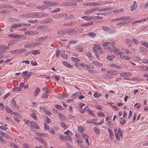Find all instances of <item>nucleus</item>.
Wrapping results in <instances>:
<instances>
[{"label": "nucleus", "mask_w": 148, "mask_h": 148, "mask_svg": "<svg viewBox=\"0 0 148 148\" xmlns=\"http://www.w3.org/2000/svg\"><path fill=\"white\" fill-rule=\"evenodd\" d=\"M22 26L21 24L15 23L12 25L10 27V31L11 32H14V28H17Z\"/></svg>", "instance_id": "nucleus-1"}, {"label": "nucleus", "mask_w": 148, "mask_h": 148, "mask_svg": "<svg viewBox=\"0 0 148 148\" xmlns=\"http://www.w3.org/2000/svg\"><path fill=\"white\" fill-rule=\"evenodd\" d=\"M115 135L116 139L117 140H120V137H122V133L120 128L118 129L117 132L115 133Z\"/></svg>", "instance_id": "nucleus-2"}, {"label": "nucleus", "mask_w": 148, "mask_h": 148, "mask_svg": "<svg viewBox=\"0 0 148 148\" xmlns=\"http://www.w3.org/2000/svg\"><path fill=\"white\" fill-rule=\"evenodd\" d=\"M32 73L31 72L30 73L28 71H23L21 74L22 77H25L24 79H28L31 76L30 74Z\"/></svg>", "instance_id": "nucleus-3"}, {"label": "nucleus", "mask_w": 148, "mask_h": 148, "mask_svg": "<svg viewBox=\"0 0 148 148\" xmlns=\"http://www.w3.org/2000/svg\"><path fill=\"white\" fill-rule=\"evenodd\" d=\"M38 43L36 42H34L32 43H28L25 45L24 47L29 48L32 47H34L37 46Z\"/></svg>", "instance_id": "nucleus-4"}, {"label": "nucleus", "mask_w": 148, "mask_h": 148, "mask_svg": "<svg viewBox=\"0 0 148 148\" xmlns=\"http://www.w3.org/2000/svg\"><path fill=\"white\" fill-rule=\"evenodd\" d=\"M29 126L34 127V128L37 129H39L40 128L39 126L34 121L31 122L29 124Z\"/></svg>", "instance_id": "nucleus-5"}, {"label": "nucleus", "mask_w": 148, "mask_h": 148, "mask_svg": "<svg viewBox=\"0 0 148 148\" xmlns=\"http://www.w3.org/2000/svg\"><path fill=\"white\" fill-rule=\"evenodd\" d=\"M69 31V34L70 35H73V34H75L77 33V31L76 29H68Z\"/></svg>", "instance_id": "nucleus-6"}, {"label": "nucleus", "mask_w": 148, "mask_h": 148, "mask_svg": "<svg viewBox=\"0 0 148 148\" xmlns=\"http://www.w3.org/2000/svg\"><path fill=\"white\" fill-rule=\"evenodd\" d=\"M68 29H64L58 31L57 33L58 34H66L68 33Z\"/></svg>", "instance_id": "nucleus-7"}, {"label": "nucleus", "mask_w": 148, "mask_h": 148, "mask_svg": "<svg viewBox=\"0 0 148 148\" xmlns=\"http://www.w3.org/2000/svg\"><path fill=\"white\" fill-rule=\"evenodd\" d=\"M136 2L134 1L132 5L130 7V10L132 11H133L134 10L137 8L136 5Z\"/></svg>", "instance_id": "nucleus-8"}, {"label": "nucleus", "mask_w": 148, "mask_h": 148, "mask_svg": "<svg viewBox=\"0 0 148 148\" xmlns=\"http://www.w3.org/2000/svg\"><path fill=\"white\" fill-rule=\"evenodd\" d=\"M8 36L12 38H21V36L18 34H8Z\"/></svg>", "instance_id": "nucleus-9"}, {"label": "nucleus", "mask_w": 148, "mask_h": 148, "mask_svg": "<svg viewBox=\"0 0 148 148\" xmlns=\"http://www.w3.org/2000/svg\"><path fill=\"white\" fill-rule=\"evenodd\" d=\"M130 23V21H123L120 22H119L116 25L117 26H121V25H125L126 24H127Z\"/></svg>", "instance_id": "nucleus-10"}, {"label": "nucleus", "mask_w": 148, "mask_h": 148, "mask_svg": "<svg viewBox=\"0 0 148 148\" xmlns=\"http://www.w3.org/2000/svg\"><path fill=\"white\" fill-rule=\"evenodd\" d=\"M112 47L113 48V51L115 54H119L120 55H121V54H122V52H120L118 49L115 48L113 45H112Z\"/></svg>", "instance_id": "nucleus-11"}, {"label": "nucleus", "mask_w": 148, "mask_h": 148, "mask_svg": "<svg viewBox=\"0 0 148 148\" xmlns=\"http://www.w3.org/2000/svg\"><path fill=\"white\" fill-rule=\"evenodd\" d=\"M125 53H123L122 54L120 55V57L121 58L123 59H124L125 60H129L130 59V57H127V56H125L124 55Z\"/></svg>", "instance_id": "nucleus-12"}, {"label": "nucleus", "mask_w": 148, "mask_h": 148, "mask_svg": "<svg viewBox=\"0 0 148 148\" xmlns=\"http://www.w3.org/2000/svg\"><path fill=\"white\" fill-rule=\"evenodd\" d=\"M75 49L77 51L81 52L82 51L83 48L82 46L79 45H77L75 47Z\"/></svg>", "instance_id": "nucleus-13"}, {"label": "nucleus", "mask_w": 148, "mask_h": 148, "mask_svg": "<svg viewBox=\"0 0 148 148\" xmlns=\"http://www.w3.org/2000/svg\"><path fill=\"white\" fill-rule=\"evenodd\" d=\"M97 120L95 119H91L88 120L86 122L87 123H94L95 124H97Z\"/></svg>", "instance_id": "nucleus-14"}, {"label": "nucleus", "mask_w": 148, "mask_h": 148, "mask_svg": "<svg viewBox=\"0 0 148 148\" xmlns=\"http://www.w3.org/2000/svg\"><path fill=\"white\" fill-rule=\"evenodd\" d=\"M42 108L45 114L48 115H51V113L50 112H49L48 110L46 108L43 107Z\"/></svg>", "instance_id": "nucleus-15"}, {"label": "nucleus", "mask_w": 148, "mask_h": 148, "mask_svg": "<svg viewBox=\"0 0 148 148\" xmlns=\"http://www.w3.org/2000/svg\"><path fill=\"white\" fill-rule=\"evenodd\" d=\"M62 63L64 65L70 68H73V66L72 65L68 63L66 61H63L62 62Z\"/></svg>", "instance_id": "nucleus-16"}, {"label": "nucleus", "mask_w": 148, "mask_h": 148, "mask_svg": "<svg viewBox=\"0 0 148 148\" xmlns=\"http://www.w3.org/2000/svg\"><path fill=\"white\" fill-rule=\"evenodd\" d=\"M2 8H10L11 9L12 8V7L10 5H8L6 4H1Z\"/></svg>", "instance_id": "nucleus-17"}, {"label": "nucleus", "mask_w": 148, "mask_h": 148, "mask_svg": "<svg viewBox=\"0 0 148 148\" xmlns=\"http://www.w3.org/2000/svg\"><path fill=\"white\" fill-rule=\"evenodd\" d=\"M81 65L84 69L87 70H89L90 69V67L84 63L81 64Z\"/></svg>", "instance_id": "nucleus-18"}, {"label": "nucleus", "mask_w": 148, "mask_h": 148, "mask_svg": "<svg viewBox=\"0 0 148 148\" xmlns=\"http://www.w3.org/2000/svg\"><path fill=\"white\" fill-rule=\"evenodd\" d=\"M48 91L47 90H46L45 92V94H43L42 96L41 97L42 99H45L47 98L49 96V95L48 93Z\"/></svg>", "instance_id": "nucleus-19"}, {"label": "nucleus", "mask_w": 148, "mask_h": 148, "mask_svg": "<svg viewBox=\"0 0 148 148\" xmlns=\"http://www.w3.org/2000/svg\"><path fill=\"white\" fill-rule=\"evenodd\" d=\"M108 131L110 134V139H112L114 135L111 129L109 128H108Z\"/></svg>", "instance_id": "nucleus-20"}, {"label": "nucleus", "mask_w": 148, "mask_h": 148, "mask_svg": "<svg viewBox=\"0 0 148 148\" xmlns=\"http://www.w3.org/2000/svg\"><path fill=\"white\" fill-rule=\"evenodd\" d=\"M29 53H31L34 55H36L39 54L40 53V52L39 50H36L30 51Z\"/></svg>", "instance_id": "nucleus-21"}, {"label": "nucleus", "mask_w": 148, "mask_h": 148, "mask_svg": "<svg viewBox=\"0 0 148 148\" xmlns=\"http://www.w3.org/2000/svg\"><path fill=\"white\" fill-rule=\"evenodd\" d=\"M107 73L109 74L113 75L117 74V72L113 70H109L107 71Z\"/></svg>", "instance_id": "nucleus-22"}, {"label": "nucleus", "mask_w": 148, "mask_h": 148, "mask_svg": "<svg viewBox=\"0 0 148 148\" xmlns=\"http://www.w3.org/2000/svg\"><path fill=\"white\" fill-rule=\"evenodd\" d=\"M97 35V34L96 33H94L92 32H91L88 34V36L91 38H94Z\"/></svg>", "instance_id": "nucleus-23"}, {"label": "nucleus", "mask_w": 148, "mask_h": 148, "mask_svg": "<svg viewBox=\"0 0 148 148\" xmlns=\"http://www.w3.org/2000/svg\"><path fill=\"white\" fill-rule=\"evenodd\" d=\"M130 73H129L128 72H124V73H121L120 74V75L121 76H128L129 75H130Z\"/></svg>", "instance_id": "nucleus-24"}, {"label": "nucleus", "mask_w": 148, "mask_h": 148, "mask_svg": "<svg viewBox=\"0 0 148 148\" xmlns=\"http://www.w3.org/2000/svg\"><path fill=\"white\" fill-rule=\"evenodd\" d=\"M90 18L91 19L94 20L97 19H102L103 18V17L102 16H95L91 17Z\"/></svg>", "instance_id": "nucleus-25"}, {"label": "nucleus", "mask_w": 148, "mask_h": 148, "mask_svg": "<svg viewBox=\"0 0 148 148\" xmlns=\"http://www.w3.org/2000/svg\"><path fill=\"white\" fill-rule=\"evenodd\" d=\"M111 9L110 8H102L98 9V11L99 12H100V11H108L109 10H111Z\"/></svg>", "instance_id": "nucleus-26"}, {"label": "nucleus", "mask_w": 148, "mask_h": 148, "mask_svg": "<svg viewBox=\"0 0 148 148\" xmlns=\"http://www.w3.org/2000/svg\"><path fill=\"white\" fill-rule=\"evenodd\" d=\"M43 3L48 5V6H47V7L52 6V2H51L49 1H44Z\"/></svg>", "instance_id": "nucleus-27"}, {"label": "nucleus", "mask_w": 148, "mask_h": 148, "mask_svg": "<svg viewBox=\"0 0 148 148\" xmlns=\"http://www.w3.org/2000/svg\"><path fill=\"white\" fill-rule=\"evenodd\" d=\"M47 38V36H45L44 37H41L38 38L36 40V41H42V40H44L45 39Z\"/></svg>", "instance_id": "nucleus-28"}, {"label": "nucleus", "mask_w": 148, "mask_h": 148, "mask_svg": "<svg viewBox=\"0 0 148 148\" xmlns=\"http://www.w3.org/2000/svg\"><path fill=\"white\" fill-rule=\"evenodd\" d=\"M125 42L127 44H129L128 46L131 47L132 45H131V41L129 39H126L125 40Z\"/></svg>", "instance_id": "nucleus-29"}, {"label": "nucleus", "mask_w": 148, "mask_h": 148, "mask_svg": "<svg viewBox=\"0 0 148 148\" xmlns=\"http://www.w3.org/2000/svg\"><path fill=\"white\" fill-rule=\"evenodd\" d=\"M93 22H89L87 23H84L82 24V27H85V26H88L90 25H92L93 23Z\"/></svg>", "instance_id": "nucleus-30"}, {"label": "nucleus", "mask_w": 148, "mask_h": 148, "mask_svg": "<svg viewBox=\"0 0 148 148\" xmlns=\"http://www.w3.org/2000/svg\"><path fill=\"white\" fill-rule=\"evenodd\" d=\"M93 96L95 98H98L101 96V94L99 92H96L94 94Z\"/></svg>", "instance_id": "nucleus-31"}, {"label": "nucleus", "mask_w": 148, "mask_h": 148, "mask_svg": "<svg viewBox=\"0 0 148 148\" xmlns=\"http://www.w3.org/2000/svg\"><path fill=\"white\" fill-rule=\"evenodd\" d=\"M79 94H81V93L77 92L73 95L72 98L73 99H75L79 95Z\"/></svg>", "instance_id": "nucleus-32"}, {"label": "nucleus", "mask_w": 148, "mask_h": 148, "mask_svg": "<svg viewBox=\"0 0 148 148\" xmlns=\"http://www.w3.org/2000/svg\"><path fill=\"white\" fill-rule=\"evenodd\" d=\"M20 49L15 50H14L12 51H10V53L12 54H14V53H20Z\"/></svg>", "instance_id": "nucleus-33"}, {"label": "nucleus", "mask_w": 148, "mask_h": 148, "mask_svg": "<svg viewBox=\"0 0 148 148\" xmlns=\"http://www.w3.org/2000/svg\"><path fill=\"white\" fill-rule=\"evenodd\" d=\"M45 20V24H47L49 23H51L53 21V19L51 18H48L46 19Z\"/></svg>", "instance_id": "nucleus-34"}, {"label": "nucleus", "mask_w": 148, "mask_h": 148, "mask_svg": "<svg viewBox=\"0 0 148 148\" xmlns=\"http://www.w3.org/2000/svg\"><path fill=\"white\" fill-rule=\"evenodd\" d=\"M102 29L106 32H108L110 31V28L107 26H103L102 28Z\"/></svg>", "instance_id": "nucleus-35"}, {"label": "nucleus", "mask_w": 148, "mask_h": 148, "mask_svg": "<svg viewBox=\"0 0 148 148\" xmlns=\"http://www.w3.org/2000/svg\"><path fill=\"white\" fill-rule=\"evenodd\" d=\"M18 16L20 17H22V18H28V14H22L21 15H19Z\"/></svg>", "instance_id": "nucleus-36"}, {"label": "nucleus", "mask_w": 148, "mask_h": 148, "mask_svg": "<svg viewBox=\"0 0 148 148\" xmlns=\"http://www.w3.org/2000/svg\"><path fill=\"white\" fill-rule=\"evenodd\" d=\"M59 117L62 120H63L64 119L65 117L63 114L61 113H58Z\"/></svg>", "instance_id": "nucleus-37"}, {"label": "nucleus", "mask_w": 148, "mask_h": 148, "mask_svg": "<svg viewBox=\"0 0 148 148\" xmlns=\"http://www.w3.org/2000/svg\"><path fill=\"white\" fill-rule=\"evenodd\" d=\"M71 60L74 62H79V60L78 58H75L74 57L71 58Z\"/></svg>", "instance_id": "nucleus-38"}, {"label": "nucleus", "mask_w": 148, "mask_h": 148, "mask_svg": "<svg viewBox=\"0 0 148 148\" xmlns=\"http://www.w3.org/2000/svg\"><path fill=\"white\" fill-rule=\"evenodd\" d=\"M11 103L12 105H13L14 107L16 104V102L15 100L13 98L11 101Z\"/></svg>", "instance_id": "nucleus-39"}, {"label": "nucleus", "mask_w": 148, "mask_h": 148, "mask_svg": "<svg viewBox=\"0 0 148 148\" xmlns=\"http://www.w3.org/2000/svg\"><path fill=\"white\" fill-rule=\"evenodd\" d=\"M72 23L73 22L72 21H71L70 22H68L67 23H64V25L65 26H71Z\"/></svg>", "instance_id": "nucleus-40"}, {"label": "nucleus", "mask_w": 148, "mask_h": 148, "mask_svg": "<svg viewBox=\"0 0 148 148\" xmlns=\"http://www.w3.org/2000/svg\"><path fill=\"white\" fill-rule=\"evenodd\" d=\"M60 125H61L62 127L64 129H66L67 128V126L63 122H60Z\"/></svg>", "instance_id": "nucleus-41"}, {"label": "nucleus", "mask_w": 148, "mask_h": 148, "mask_svg": "<svg viewBox=\"0 0 148 148\" xmlns=\"http://www.w3.org/2000/svg\"><path fill=\"white\" fill-rule=\"evenodd\" d=\"M132 79L133 80L136 81L138 82H140L143 81V79H142L136 77L133 78Z\"/></svg>", "instance_id": "nucleus-42"}, {"label": "nucleus", "mask_w": 148, "mask_h": 148, "mask_svg": "<svg viewBox=\"0 0 148 148\" xmlns=\"http://www.w3.org/2000/svg\"><path fill=\"white\" fill-rule=\"evenodd\" d=\"M120 123L122 125H123L125 123V119H123V118L121 117L120 119Z\"/></svg>", "instance_id": "nucleus-43"}, {"label": "nucleus", "mask_w": 148, "mask_h": 148, "mask_svg": "<svg viewBox=\"0 0 148 148\" xmlns=\"http://www.w3.org/2000/svg\"><path fill=\"white\" fill-rule=\"evenodd\" d=\"M40 88H39L38 87H37L36 88V91L35 92V94L34 95L35 96L37 95L38 93L40 92Z\"/></svg>", "instance_id": "nucleus-44"}, {"label": "nucleus", "mask_w": 148, "mask_h": 148, "mask_svg": "<svg viewBox=\"0 0 148 148\" xmlns=\"http://www.w3.org/2000/svg\"><path fill=\"white\" fill-rule=\"evenodd\" d=\"M39 33V32L36 31H31V35H35Z\"/></svg>", "instance_id": "nucleus-45"}, {"label": "nucleus", "mask_w": 148, "mask_h": 148, "mask_svg": "<svg viewBox=\"0 0 148 148\" xmlns=\"http://www.w3.org/2000/svg\"><path fill=\"white\" fill-rule=\"evenodd\" d=\"M69 95V94H66L65 93H64L63 94V95H61L60 96V98L62 99H63L64 98V97H67Z\"/></svg>", "instance_id": "nucleus-46"}, {"label": "nucleus", "mask_w": 148, "mask_h": 148, "mask_svg": "<svg viewBox=\"0 0 148 148\" xmlns=\"http://www.w3.org/2000/svg\"><path fill=\"white\" fill-rule=\"evenodd\" d=\"M47 7L45 5L44 6H38L37 7V8L38 9H44L45 8H47Z\"/></svg>", "instance_id": "nucleus-47"}, {"label": "nucleus", "mask_w": 148, "mask_h": 148, "mask_svg": "<svg viewBox=\"0 0 148 148\" xmlns=\"http://www.w3.org/2000/svg\"><path fill=\"white\" fill-rule=\"evenodd\" d=\"M77 130L80 133H82L83 132V129L82 127L80 126L78 127Z\"/></svg>", "instance_id": "nucleus-48"}, {"label": "nucleus", "mask_w": 148, "mask_h": 148, "mask_svg": "<svg viewBox=\"0 0 148 148\" xmlns=\"http://www.w3.org/2000/svg\"><path fill=\"white\" fill-rule=\"evenodd\" d=\"M82 18H83L87 21H88L90 19H91L90 17H89L88 16H83L81 17Z\"/></svg>", "instance_id": "nucleus-49"}, {"label": "nucleus", "mask_w": 148, "mask_h": 148, "mask_svg": "<svg viewBox=\"0 0 148 148\" xmlns=\"http://www.w3.org/2000/svg\"><path fill=\"white\" fill-rule=\"evenodd\" d=\"M49 131L52 134H55V131L54 129L52 127H51L50 128V129L49 130Z\"/></svg>", "instance_id": "nucleus-50"}, {"label": "nucleus", "mask_w": 148, "mask_h": 148, "mask_svg": "<svg viewBox=\"0 0 148 148\" xmlns=\"http://www.w3.org/2000/svg\"><path fill=\"white\" fill-rule=\"evenodd\" d=\"M31 116L34 119H36V114L34 113H32L31 115Z\"/></svg>", "instance_id": "nucleus-51"}, {"label": "nucleus", "mask_w": 148, "mask_h": 148, "mask_svg": "<svg viewBox=\"0 0 148 148\" xmlns=\"http://www.w3.org/2000/svg\"><path fill=\"white\" fill-rule=\"evenodd\" d=\"M97 114L98 115H99V116L101 117L102 116H104V113L101 111H99L98 112Z\"/></svg>", "instance_id": "nucleus-52"}, {"label": "nucleus", "mask_w": 148, "mask_h": 148, "mask_svg": "<svg viewBox=\"0 0 148 148\" xmlns=\"http://www.w3.org/2000/svg\"><path fill=\"white\" fill-rule=\"evenodd\" d=\"M31 63L33 66H36L38 65V64L35 60L31 61Z\"/></svg>", "instance_id": "nucleus-53"}, {"label": "nucleus", "mask_w": 148, "mask_h": 148, "mask_svg": "<svg viewBox=\"0 0 148 148\" xmlns=\"http://www.w3.org/2000/svg\"><path fill=\"white\" fill-rule=\"evenodd\" d=\"M94 129L95 132L96 134H98L99 133V130L97 127H94Z\"/></svg>", "instance_id": "nucleus-54"}, {"label": "nucleus", "mask_w": 148, "mask_h": 148, "mask_svg": "<svg viewBox=\"0 0 148 148\" xmlns=\"http://www.w3.org/2000/svg\"><path fill=\"white\" fill-rule=\"evenodd\" d=\"M21 89V88L20 87H16L12 89V91H19Z\"/></svg>", "instance_id": "nucleus-55"}, {"label": "nucleus", "mask_w": 148, "mask_h": 148, "mask_svg": "<svg viewBox=\"0 0 148 148\" xmlns=\"http://www.w3.org/2000/svg\"><path fill=\"white\" fill-rule=\"evenodd\" d=\"M93 64H94V65H96V66H100L102 65L101 64V63H100L98 62H97L96 61H93Z\"/></svg>", "instance_id": "nucleus-56"}, {"label": "nucleus", "mask_w": 148, "mask_h": 148, "mask_svg": "<svg viewBox=\"0 0 148 148\" xmlns=\"http://www.w3.org/2000/svg\"><path fill=\"white\" fill-rule=\"evenodd\" d=\"M55 107H56L57 108L60 110H61L62 109V108L61 106L60 105H55Z\"/></svg>", "instance_id": "nucleus-57"}, {"label": "nucleus", "mask_w": 148, "mask_h": 148, "mask_svg": "<svg viewBox=\"0 0 148 148\" xmlns=\"http://www.w3.org/2000/svg\"><path fill=\"white\" fill-rule=\"evenodd\" d=\"M60 8H58L56 9L55 10L51 11V13L57 12H60Z\"/></svg>", "instance_id": "nucleus-58"}, {"label": "nucleus", "mask_w": 148, "mask_h": 148, "mask_svg": "<svg viewBox=\"0 0 148 148\" xmlns=\"http://www.w3.org/2000/svg\"><path fill=\"white\" fill-rule=\"evenodd\" d=\"M61 56L62 58L66 59H67L68 58L67 56L65 54H62Z\"/></svg>", "instance_id": "nucleus-59"}, {"label": "nucleus", "mask_w": 148, "mask_h": 148, "mask_svg": "<svg viewBox=\"0 0 148 148\" xmlns=\"http://www.w3.org/2000/svg\"><path fill=\"white\" fill-rule=\"evenodd\" d=\"M88 112L89 113L90 115L92 116H94L95 114L93 112L90 110H88Z\"/></svg>", "instance_id": "nucleus-60"}, {"label": "nucleus", "mask_w": 148, "mask_h": 148, "mask_svg": "<svg viewBox=\"0 0 148 148\" xmlns=\"http://www.w3.org/2000/svg\"><path fill=\"white\" fill-rule=\"evenodd\" d=\"M147 49L145 48H140V50L141 52L143 53H145Z\"/></svg>", "instance_id": "nucleus-61"}, {"label": "nucleus", "mask_w": 148, "mask_h": 148, "mask_svg": "<svg viewBox=\"0 0 148 148\" xmlns=\"http://www.w3.org/2000/svg\"><path fill=\"white\" fill-rule=\"evenodd\" d=\"M76 30L77 31V33H81L82 32L83 30L82 28H78L77 29H76Z\"/></svg>", "instance_id": "nucleus-62"}, {"label": "nucleus", "mask_w": 148, "mask_h": 148, "mask_svg": "<svg viewBox=\"0 0 148 148\" xmlns=\"http://www.w3.org/2000/svg\"><path fill=\"white\" fill-rule=\"evenodd\" d=\"M94 47L96 49L99 50L101 49L100 46L98 45H95Z\"/></svg>", "instance_id": "nucleus-63"}, {"label": "nucleus", "mask_w": 148, "mask_h": 148, "mask_svg": "<svg viewBox=\"0 0 148 148\" xmlns=\"http://www.w3.org/2000/svg\"><path fill=\"white\" fill-rule=\"evenodd\" d=\"M11 146L13 148H19V147L14 143H12Z\"/></svg>", "instance_id": "nucleus-64"}]
</instances>
